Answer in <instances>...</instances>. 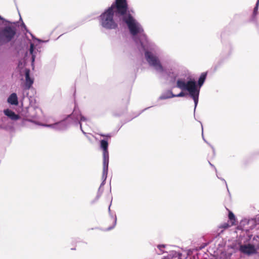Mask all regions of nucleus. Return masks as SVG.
<instances>
[{"instance_id": "1", "label": "nucleus", "mask_w": 259, "mask_h": 259, "mask_svg": "<svg viewBox=\"0 0 259 259\" xmlns=\"http://www.w3.org/2000/svg\"><path fill=\"white\" fill-rule=\"evenodd\" d=\"M132 13L133 11L130 10L127 0H115L100 16V23L106 29H115L118 28L117 21L119 23L126 24L131 34L136 35L143 32L144 30Z\"/></svg>"}, {"instance_id": "2", "label": "nucleus", "mask_w": 259, "mask_h": 259, "mask_svg": "<svg viewBox=\"0 0 259 259\" xmlns=\"http://www.w3.org/2000/svg\"><path fill=\"white\" fill-rule=\"evenodd\" d=\"M177 87L182 90H187L190 96L193 98L195 106L198 102L199 90L197 89L194 80H189L187 82L182 79H178L177 81Z\"/></svg>"}, {"instance_id": "3", "label": "nucleus", "mask_w": 259, "mask_h": 259, "mask_svg": "<svg viewBox=\"0 0 259 259\" xmlns=\"http://www.w3.org/2000/svg\"><path fill=\"white\" fill-rule=\"evenodd\" d=\"M16 34L15 29L11 26H6L0 29V46L7 44L14 38Z\"/></svg>"}, {"instance_id": "4", "label": "nucleus", "mask_w": 259, "mask_h": 259, "mask_svg": "<svg viewBox=\"0 0 259 259\" xmlns=\"http://www.w3.org/2000/svg\"><path fill=\"white\" fill-rule=\"evenodd\" d=\"M100 147L103 150V177L106 178L108 164H109V152L108 150V143L107 141L102 140L100 141Z\"/></svg>"}, {"instance_id": "5", "label": "nucleus", "mask_w": 259, "mask_h": 259, "mask_svg": "<svg viewBox=\"0 0 259 259\" xmlns=\"http://www.w3.org/2000/svg\"><path fill=\"white\" fill-rule=\"evenodd\" d=\"M145 55L150 65L153 66L157 70L161 72L163 71V67L156 56L149 51H146L145 53Z\"/></svg>"}, {"instance_id": "6", "label": "nucleus", "mask_w": 259, "mask_h": 259, "mask_svg": "<svg viewBox=\"0 0 259 259\" xmlns=\"http://www.w3.org/2000/svg\"><path fill=\"white\" fill-rule=\"evenodd\" d=\"M4 112L6 116L12 120H17L20 118V116L19 115L15 114L14 111L9 109L5 110Z\"/></svg>"}, {"instance_id": "7", "label": "nucleus", "mask_w": 259, "mask_h": 259, "mask_svg": "<svg viewBox=\"0 0 259 259\" xmlns=\"http://www.w3.org/2000/svg\"><path fill=\"white\" fill-rule=\"evenodd\" d=\"M29 70L26 69L25 71V86L27 89H29L33 83V80L30 77Z\"/></svg>"}, {"instance_id": "8", "label": "nucleus", "mask_w": 259, "mask_h": 259, "mask_svg": "<svg viewBox=\"0 0 259 259\" xmlns=\"http://www.w3.org/2000/svg\"><path fill=\"white\" fill-rule=\"evenodd\" d=\"M8 102L11 105H17L18 104V98L16 93L12 94L8 99Z\"/></svg>"}, {"instance_id": "9", "label": "nucleus", "mask_w": 259, "mask_h": 259, "mask_svg": "<svg viewBox=\"0 0 259 259\" xmlns=\"http://www.w3.org/2000/svg\"><path fill=\"white\" fill-rule=\"evenodd\" d=\"M169 96H162L161 97V99H168V98H173V97H184L185 96V94L183 92H181V93H180L178 95H174L173 94V93L171 92H169Z\"/></svg>"}, {"instance_id": "10", "label": "nucleus", "mask_w": 259, "mask_h": 259, "mask_svg": "<svg viewBox=\"0 0 259 259\" xmlns=\"http://www.w3.org/2000/svg\"><path fill=\"white\" fill-rule=\"evenodd\" d=\"M207 76V72H203L201 73L199 80H198V85L199 87H201L202 84H203L206 77Z\"/></svg>"}, {"instance_id": "11", "label": "nucleus", "mask_w": 259, "mask_h": 259, "mask_svg": "<svg viewBox=\"0 0 259 259\" xmlns=\"http://www.w3.org/2000/svg\"><path fill=\"white\" fill-rule=\"evenodd\" d=\"M228 218L231 222V225H235L236 224V218L235 215L233 214V213L231 211H229V214H228Z\"/></svg>"}, {"instance_id": "12", "label": "nucleus", "mask_w": 259, "mask_h": 259, "mask_svg": "<svg viewBox=\"0 0 259 259\" xmlns=\"http://www.w3.org/2000/svg\"><path fill=\"white\" fill-rule=\"evenodd\" d=\"M232 226L233 225H231V223L229 224V223L227 222V223H224L221 224L219 226V228L224 229H226L228 228L229 227Z\"/></svg>"}, {"instance_id": "13", "label": "nucleus", "mask_w": 259, "mask_h": 259, "mask_svg": "<svg viewBox=\"0 0 259 259\" xmlns=\"http://www.w3.org/2000/svg\"><path fill=\"white\" fill-rule=\"evenodd\" d=\"M258 2H259V1H257V3L256 4V6L254 8V10H253V15H256L257 14V12L258 10Z\"/></svg>"}, {"instance_id": "14", "label": "nucleus", "mask_w": 259, "mask_h": 259, "mask_svg": "<svg viewBox=\"0 0 259 259\" xmlns=\"http://www.w3.org/2000/svg\"><path fill=\"white\" fill-rule=\"evenodd\" d=\"M33 48H34L33 45V44H31L30 48V50H29L30 51V53L31 54H32V53H33Z\"/></svg>"}, {"instance_id": "15", "label": "nucleus", "mask_w": 259, "mask_h": 259, "mask_svg": "<svg viewBox=\"0 0 259 259\" xmlns=\"http://www.w3.org/2000/svg\"><path fill=\"white\" fill-rule=\"evenodd\" d=\"M101 137H106L107 138H111V136L109 134H108V135H104V134H100V135Z\"/></svg>"}, {"instance_id": "16", "label": "nucleus", "mask_w": 259, "mask_h": 259, "mask_svg": "<svg viewBox=\"0 0 259 259\" xmlns=\"http://www.w3.org/2000/svg\"><path fill=\"white\" fill-rule=\"evenodd\" d=\"M80 120L81 121H85L86 120L85 118L83 116H81L80 118Z\"/></svg>"}, {"instance_id": "17", "label": "nucleus", "mask_w": 259, "mask_h": 259, "mask_svg": "<svg viewBox=\"0 0 259 259\" xmlns=\"http://www.w3.org/2000/svg\"><path fill=\"white\" fill-rule=\"evenodd\" d=\"M158 247L159 248L161 247H164V245H158Z\"/></svg>"}, {"instance_id": "18", "label": "nucleus", "mask_w": 259, "mask_h": 259, "mask_svg": "<svg viewBox=\"0 0 259 259\" xmlns=\"http://www.w3.org/2000/svg\"><path fill=\"white\" fill-rule=\"evenodd\" d=\"M3 18L0 16V20H3Z\"/></svg>"}, {"instance_id": "19", "label": "nucleus", "mask_w": 259, "mask_h": 259, "mask_svg": "<svg viewBox=\"0 0 259 259\" xmlns=\"http://www.w3.org/2000/svg\"><path fill=\"white\" fill-rule=\"evenodd\" d=\"M34 60V58L33 56H32V61H33Z\"/></svg>"}]
</instances>
